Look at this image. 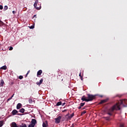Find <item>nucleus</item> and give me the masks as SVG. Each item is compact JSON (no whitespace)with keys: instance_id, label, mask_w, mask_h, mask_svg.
I'll use <instances>...</instances> for the list:
<instances>
[{"instance_id":"1","label":"nucleus","mask_w":127,"mask_h":127,"mask_svg":"<svg viewBox=\"0 0 127 127\" xmlns=\"http://www.w3.org/2000/svg\"><path fill=\"white\" fill-rule=\"evenodd\" d=\"M87 99L86 98V96L85 95H83L81 100L82 101V102H92L93 100H95L96 99V95H92L90 94H87Z\"/></svg>"},{"instance_id":"2","label":"nucleus","mask_w":127,"mask_h":127,"mask_svg":"<svg viewBox=\"0 0 127 127\" xmlns=\"http://www.w3.org/2000/svg\"><path fill=\"white\" fill-rule=\"evenodd\" d=\"M121 110V108L120 107V105L118 104L114 105L112 107L109 109L108 115L109 116H113V113L115 111H120Z\"/></svg>"},{"instance_id":"3","label":"nucleus","mask_w":127,"mask_h":127,"mask_svg":"<svg viewBox=\"0 0 127 127\" xmlns=\"http://www.w3.org/2000/svg\"><path fill=\"white\" fill-rule=\"evenodd\" d=\"M127 104V100H121L118 103H116V105L119 106V107L121 108V105H122L123 107H126V105Z\"/></svg>"},{"instance_id":"4","label":"nucleus","mask_w":127,"mask_h":127,"mask_svg":"<svg viewBox=\"0 0 127 127\" xmlns=\"http://www.w3.org/2000/svg\"><path fill=\"white\" fill-rule=\"evenodd\" d=\"M38 3V0H36L35 3H34V7H35L36 9H37V10H39L40 9H41V6H39V7H36V5H37Z\"/></svg>"},{"instance_id":"5","label":"nucleus","mask_w":127,"mask_h":127,"mask_svg":"<svg viewBox=\"0 0 127 127\" xmlns=\"http://www.w3.org/2000/svg\"><path fill=\"white\" fill-rule=\"evenodd\" d=\"M61 119H62V117L61 116H59L58 118H55V124H60Z\"/></svg>"},{"instance_id":"6","label":"nucleus","mask_w":127,"mask_h":127,"mask_svg":"<svg viewBox=\"0 0 127 127\" xmlns=\"http://www.w3.org/2000/svg\"><path fill=\"white\" fill-rule=\"evenodd\" d=\"M12 114L13 115V116H15V115H17L18 116H21V115L19 114V113H18V111H17V110L14 109L12 111Z\"/></svg>"},{"instance_id":"7","label":"nucleus","mask_w":127,"mask_h":127,"mask_svg":"<svg viewBox=\"0 0 127 127\" xmlns=\"http://www.w3.org/2000/svg\"><path fill=\"white\" fill-rule=\"evenodd\" d=\"M11 127H19V125L16 124L15 122H12L10 125Z\"/></svg>"},{"instance_id":"8","label":"nucleus","mask_w":127,"mask_h":127,"mask_svg":"<svg viewBox=\"0 0 127 127\" xmlns=\"http://www.w3.org/2000/svg\"><path fill=\"white\" fill-rule=\"evenodd\" d=\"M74 113H72L70 115H69V114H67L66 115V117H68V119H69V120H71L73 117H74Z\"/></svg>"},{"instance_id":"9","label":"nucleus","mask_w":127,"mask_h":127,"mask_svg":"<svg viewBox=\"0 0 127 127\" xmlns=\"http://www.w3.org/2000/svg\"><path fill=\"white\" fill-rule=\"evenodd\" d=\"M48 127V122L47 121H45V123H43V127Z\"/></svg>"},{"instance_id":"10","label":"nucleus","mask_w":127,"mask_h":127,"mask_svg":"<svg viewBox=\"0 0 127 127\" xmlns=\"http://www.w3.org/2000/svg\"><path fill=\"white\" fill-rule=\"evenodd\" d=\"M42 83H43V79L41 78L40 82L38 81L36 82V84L38 85V86H40V84H42Z\"/></svg>"},{"instance_id":"11","label":"nucleus","mask_w":127,"mask_h":127,"mask_svg":"<svg viewBox=\"0 0 127 127\" xmlns=\"http://www.w3.org/2000/svg\"><path fill=\"white\" fill-rule=\"evenodd\" d=\"M107 102H108V99H105V100H101L100 101V102L99 103V104H105V103H107Z\"/></svg>"},{"instance_id":"12","label":"nucleus","mask_w":127,"mask_h":127,"mask_svg":"<svg viewBox=\"0 0 127 127\" xmlns=\"http://www.w3.org/2000/svg\"><path fill=\"white\" fill-rule=\"evenodd\" d=\"M4 84V81H3V79L0 80V87H3V84Z\"/></svg>"},{"instance_id":"13","label":"nucleus","mask_w":127,"mask_h":127,"mask_svg":"<svg viewBox=\"0 0 127 127\" xmlns=\"http://www.w3.org/2000/svg\"><path fill=\"white\" fill-rule=\"evenodd\" d=\"M41 74H42V70H39L38 72H37V76H40L41 75Z\"/></svg>"},{"instance_id":"14","label":"nucleus","mask_w":127,"mask_h":127,"mask_svg":"<svg viewBox=\"0 0 127 127\" xmlns=\"http://www.w3.org/2000/svg\"><path fill=\"white\" fill-rule=\"evenodd\" d=\"M16 108H17V110H19V109H20V108H21V104L18 103L17 105Z\"/></svg>"},{"instance_id":"15","label":"nucleus","mask_w":127,"mask_h":127,"mask_svg":"<svg viewBox=\"0 0 127 127\" xmlns=\"http://www.w3.org/2000/svg\"><path fill=\"white\" fill-rule=\"evenodd\" d=\"M1 70H6L7 67L6 65H4L0 68Z\"/></svg>"},{"instance_id":"16","label":"nucleus","mask_w":127,"mask_h":127,"mask_svg":"<svg viewBox=\"0 0 127 127\" xmlns=\"http://www.w3.org/2000/svg\"><path fill=\"white\" fill-rule=\"evenodd\" d=\"M3 125H4V121H0V127H2V126H3Z\"/></svg>"},{"instance_id":"17","label":"nucleus","mask_w":127,"mask_h":127,"mask_svg":"<svg viewBox=\"0 0 127 127\" xmlns=\"http://www.w3.org/2000/svg\"><path fill=\"white\" fill-rule=\"evenodd\" d=\"M24 111H25V110H24V108H22L19 110L20 113H22V114H23V113H24Z\"/></svg>"},{"instance_id":"18","label":"nucleus","mask_w":127,"mask_h":127,"mask_svg":"<svg viewBox=\"0 0 127 127\" xmlns=\"http://www.w3.org/2000/svg\"><path fill=\"white\" fill-rule=\"evenodd\" d=\"M62 105V102L60 101L57 103V106H61Z\"/></svg>"},{"instance_id":"19","label":"nucleus","mask_w":127,"mask_h":127,"mask_svg":"<svg viewBox=\"0 0 127 127\" xmlns=\"http://www.w3.org/2000/svg\"><path fill=\"white\" fill-rule=\"evenodd\" d=\"M19 127H26V124H22V126H20Z\"/></svg>"},{"instance_id":"20","label":"nucleus","mask_w":127,"mask_h":127,"mask_svg":"<svg viewBox=\"0 0 127 127\" xmlns=\"http://www.w3.org/2000/svg\"><path fill=\"white\" fill-rule=\"evenodd\" d=\"M8 8V7L7 5H5L4 6V10H7Z\"/></svg>"},{"instance_id":"21","label":"nucleus","mask_w":127,"mask_h":127,"mask_svg":"<svg viewBox=\"0 0 127 127\" xmlns=\"http://www.w3.org/2000/svg\"><path fill=\"white\" fill-rule=\"evenodd\" d=\"M80 106V107H84V106H85V103H81Z\"/></svg>"},{"instance_id":"22","label":"nucleus","mask_w":127,"mask_h":127,"mask_svg":"<svg viewBox=\"0 0 127 127\" xmlns=\"http://www.w3.org/2000/svg\"><path fill=\"white\" fill-rule=\"evenodd\" d=\"M104 119H105V120H106V121H110V117H104Z\"/></svg>"},{"instance_id":"23","label":"nucleus","mask_w":127,"mask_h":127,"mask_svg":"<svg viewBox=\"0 0 127 127\" xmlns=\"http://www.w3.org/2000/svg\"><path fill=\"white\" fill-rule=\"evenodd\" d=\"M29 103H30V104H32V103H33V101H32V99H29Z\"/></svg>"},{"instance_id":"24","label":"nucleus","mask_w":127,"mask_h":127,"mask_svg":"<svg viewBox=\"0 0 127 127\" xmlns=\"http://www.w3.org/2000/svg\"><path fill=\"white\" fill-rule=\"evenodd\" d=\"M1 25H3V22L0 20V26H1Z\"/></svg>"},{"instance_id":"25","label":"nucleus","mask_w":127,"mask_h":127,"mask_svg":"<svg viewBox=\"0 0 127 127\" xmlns=\"http://www.w3.org/2000/svg\"><path fill=\"white\" fill-rule=\"evenodd\" d=\"M19 79H20V80L23 79V76L22 75H20L19 76Z\"/></svg>"},{"instance_id":"26","label":"nucleus","mask_w":127,"mask_h":127,"mask_svg":"<svg viewBox=\"0 0 127 127\" xmlns=\"http://www.w3.org/2000/svg\"><path fill=\"white\" fill-rule=\"evenodd\" d=\"M87 112L86 111H83V112L81 113V116H83V115H85Z\"/></svg>"},{"instance_id":"27","label":"nucleus","mask_w":127,"mask_h":127,"mask_svg":"<svg viewBox=\"0 0 127 127\" xmlns=\"http://www.w3.org/2000/svg\"><path fill=\"white\" fill-rule=\"evenodd\" d=\"M39 6H41V4H37V5H36V7H39Z\"/></svg>"},{"instance_id":"28","label":"nucleus","mask_w":127,"mask_h":127,"mask_svg":"<svg viewBox=\"0 0 127 127\" xmlns=\"http://www.w3.org/2000/svg\"><path fill=\"white\" fill-rule=\"evenodd\" d=\"M120 127H125V124H120Z\"/></svg>"},{"instance_id":"29","label":"nucleus","mask_w":127,"mask_h":127,"mask_svg":"<svg viewBox=\"0 0 127 127\" xmlns=\"http://www.w3.org/2000/svg\"><path fill=\"white\" fill-rule=\"evenodd\" d=\"M11 99H12V97H10L9 98H8V99L7 100V103H8V101H10V100H11Z\"/></svg>"},{"instance_id":"30","label":"nucleus","mask_w":127,"mask_h":127,"mask_svg":"<svg viewBox=\"0 0 127 127\" xmlns=\"http://www.w3.org/2000/svg\"><path fill=\"white\" fill-rule=\"evenodd\" d=\"M30 28H31V29H33V28H34V26L32 25L30 27Z\"/></svg>"},{"instance_id":"31","label":"nucleus","mask_w":127,"mask_h":127,"mask_svg":"<svg viewBox=\"0 0 127 127\" xmlns=\"http://www.w3.org/2000/svg\"><path fill=\"white\" fill-rule=\"evenodd\" d=\"M2 8H3V7L2 6V5H0V9H2Z\"/></svg>"},{"instance_id":"32","label":"nucleus","mask_w":127,"mask_h":127,"mask_svg":"<svg viewBox=\"0 0 127 127\" xmlns=\"http://www.w3.org/2000/svg\"><path fill=\"white\" fill-rule=\"evenodd\" d=\"M13 49V48L12 47H10L9 49V50H12Z\"/></svg>"},{"instance_id":"33","label":"nucleus","mask_w":127,"mask_h":127,"mask_svg":"<svg viewBox=\"0 0 127 127\" xmlns=\"http://www.w3.org/2000/svg\"><path fill=\"white\" fill-rule=\"evenodd\" d=\"M65 112H67V110H64L63 111V113H65Z\"/></svg>"},{"instance_id":"34","label":"nucleus","mask_w":127,"mask_h":127,"mask_svg":"<svg viewBox=\"0 0 127 127\" xmlns=\"http://www.w3.org/2000/svg\"><path fill=\"white\" fill-rule=\"evenodd\" d=\"M16 12H15V11H14V10L12 11V13H13V14H15V13Z\"/></svg>"},{"instance_id":"35","label":"nucleus","mask_w":127,"mask_h":127,"mask_svg":"<svg viewBox=\"0 0 127 127\" xmlns=\"http://www.w3.org/2000/svg\"><path fill=\"white\" fill-rule=\"evenodd\" d=\"M81 108H82V107H81V106L80 105V106H79L78 108V110L81 109Z\"/></svg>"},{"instance_id":"36","label":"nucleus","mask_w":127,"mask_h":127,"mask_svg":"<svg viewBox=\"0 0 127 127\" xmlns=\"http://www.w3.org/2000/svg\"><path fill=\"white\" fill-rule=\"evenodd\" d=\"M65 104H66L65 103H63V104H62V106L63 107V106H65Z\"/></svg>"},{"instance_id":"37","label":"nucleus","mask_w":127,"mask_h":127,"mask_svg":"<svg viewBox=\"0 0 127 127\" xmlns=\"http://www.w3.org/2000/svg\"><path fill=\"white\" fill-rule=\"evenodd\" d=\"M80 79H81V81H83V76H81Z\"/></svg>"},{"instance_id":"38","label":"nucleus","mask_w":127,"mask_h":127,"mask_svg":"<svg viewBox=\"0 0 127 127\" xmlns=\"http://www.w3.org/2000/svg\"><path fill=\"white\" fill-rule=\"evenodd\" d=\"M79 76L80 77H82V75H81V72H80L79 74Z\"/></svg>"},{"instance_id":"39","label":"nucleus","mask_w":127,"mask_h":127,"mask_svg":"<svg viewBox=\"0 0 127 127\" xmlns=\"http://www.w3.org/2000/svg\"><path fill=\"white\" fill-rule=\"evenodd\" d=\"M34 17H35L36 18V15H34L33 16V18H34Z\"/></svg>"},{"instance_id":"40","label":"nucleus","mask_w":127,"mask_h":127,"mask_svg":"<svg viewBox=\"0 0 127 127\" xmlns=\"http://www.w3.org/2000/svg\"><path fill=\"white\" fill-rule=\"evenodd\" d=\"M14 96V94H13V95L11 97V98H13V96Z\"/></svg>"},{"instance_id":"41","label":"nucleus","mask_w":127,"mask_h":127,"mask_svg":"<svg viewBox=\"0 0 127 127\" xmlns=\"http://www.w3.org/2000/svg\"><path fill=\"white\" fill-rule=\"evenodd\" d=\"M86 109V107H84V108H82V110H85Z\"/></svg>"},{"instance_id":"42","label":"nucleus","mask_w":127,"mask_h":127,"mask_svg":"<svg viewBox=\"0 0 127 127\" xmlns=\"http://www.w3.org/2000/svg\"><path fill=\"white\" fill-rule=\"evenodd\" d=\"M29 72H30V71L28 70V72H27L28 74H29Z\"/></svg>"},{"instance_id":"43","label":"nucleus","mask_w":127,"mask_h":127,"mask_svg":"<svg viewBox=\"0 0 127 127\" xmlns=\"http://www.w3.org/2000/svg\"><path fill=\"white\" fill-rule=\"evenodd\" d=\"M27 75H28V73H26V76H27Z\"/></svg>"},{"instance_id":"44","label":"nucleus","mask_w":127,"mask_h":127,"mask_svg":"<svg viewBox=\"0 0 127 127\" xmlns=\"http://www.w3.org/2000/svg\"><path fill=\"white\" fill-rule=\"evenodd\" d=\"M100 97H101V98L103 97L102 95H100Z\"/></svg>"}]
</instances>
